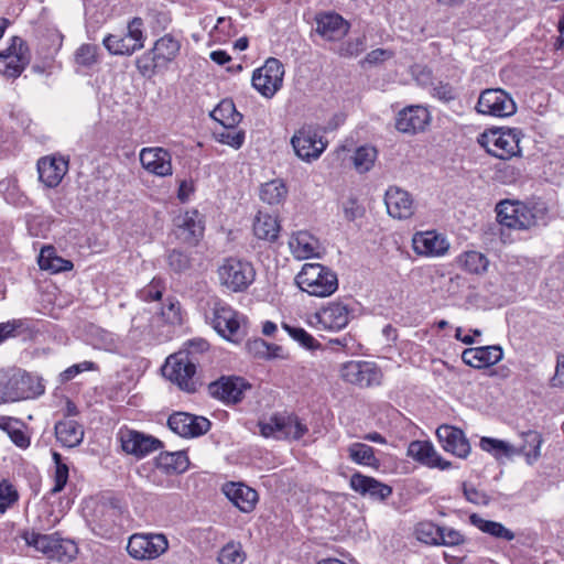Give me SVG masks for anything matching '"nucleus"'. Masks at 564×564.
Listing matches in <instances>:
<instances>
[{
	"mask_svg": "<svg viewBox=\"0 0 564 564\" xmlns=\"http://www.w3.org/2000/svg\"><path fill=\"white\" fill-rule=\"evenodd\" d=\"M204 318L223 338L239 343L247 334V318L216 295L198 303Z\"/></svg>",
	"mask_w": 564,
	"mask_h": 564,
	"instance_id": "1",
	"label": "nucleus"
},
{
	"mask_svg": "<svg viewBox=\"0 0 564 564\" xmlns=\"http://www.w3.org/2000/svg\"><path fill=\"white\" fill-rule=\"evenodd\" d=\"M216 274L221 288L231 293H242L254 282L257 273L250 261L227 257L219 263Z\"/></svg>",
	"mask_w": 564,
	"mask_h": 564,
	"instance_id": "2",
	"label": "nucleus"
},
{
	"mask_svg": "<svg viewBox=\"0 0 564 564\" xmlns=\"http://www.w3.org/2000/svg\"><path fill=\"white\" fill-rule=\"evenodd\" d=\"M299 288L317 297H327L338 289L337 274L321 263H305L295 278Z\"/></svg>",
	"mask_w": 564,
	"mask_h": 564,
	"instance_id": "3",
	"label": "nucleus"
},
{
	"mask_svg": "<svg viewBox=\"0 0 564 564\" xmlns=\"http://www.w3.org/2000/svg\"><path fill=\"white\" fill-rule=\"evenodd\" d=\"M498 223L510 229L525 230L544 219V210L518 200H502L496 206Z\"/></svg>",
	"mask_w": 564,
	"mask_h": 564,
	"instance_id": "4",
	"label": "nucleus"
},
{
	"mask_svg": "<svg viewBox=\"0 0 564 564\" xmlns=\"http://www.w3.org/2000/svg\"><path fill=\"white\" fill-rule=\"evenodd\" d=\"M521 137L522 133L517 128H497L481 133L478 143L488 154L506 161L521 154Z\"/></svg>",
	"mask_w": 564,
	"mask_h": 564,
	"instance_id": "5",
	"label": "nucleus"
},
{
	"mask_svg": "<svg viewBox=\"0 0 564 564\" xmlns=\"http://www.w3.org/2000/svg\"><path fill=\"white\" fill-rule=\"evenodd\" d=\"M43 392L44 387L25 372L0 375V404L32 399Z\"/></svg>",
	"mask_w": 564,
	"mask_h": 564,
	"instance_id": "6",
	"label": "nucleus"
},
{
	"mask_svg": "<svg viewBox=\"0 0 564 564\" xmlns=\"http://www.w3.org/2000/svg\"><path fill=\"white\" fill-rule=\"evenodd\" d=\"M28 545L43 553L47 558L58 562H70L77 555L78 547L72 540L62 539L55 534H41L36 532L25 533Z\"/></svg>",
	"mask_w": 564,
	"mask_h": 564,
	"instance_id": "7",
	"label": "nucleus"
},
{
	"mask_svg": "<svg viewBox=\"0 0 564 564\" xmlns=\"http://www.w3.org/2000/svg\"><path fill=\"white\" fill-rule=\"evenodd\" d=\"M291 144L301 160L313 162L326 150L327 141L324 140L317 128L305 124L295 131Z\"/></svg>",
	"mask_w": 564,
	"mask_h": 564,
	"instance_id": "8",
	"label": "nucleus"
},
{
	"mask_svg": "<svg viewBox=\"0 0 564 564\" xmlns=\"http://www.w3.org/2000/svg\"><path fill=\"white\" fill-rule=\"evenodd\" d=\"M167 549L169 541L163 533H134L127 545L129 555L139 561L158 558Z\"/></svg>",
	"mask_w": 564,
	"mask_h": 564,
	"instance_id": "9",
	"label": "nucleus"
},
{
	"mask_svg": "<svg viewBox=\"0 0 564 564\" xmlns=\"http://www.w3.org/2000/svg\"><path fill=\"white\" fill-rule=\"evenodd\" d=\"M264 437L300 440L308 429L294 414H274L268 421L259 423Z\"/></svg>",
	"mask_w": 564,
	"mask_h": 564,
	"instance_id": "10",
	"label": "nucleus"
},
{
	"mask_svg": "<svg viewBox=\"0 0 564 564\" xmlns=\"http://www.w3.org/2000/svg\"><path fill=\"white\" fill-rule=\"evenodd\" d=\"M339 372L344 381L360 388L379 386L382 381L380 368L370 361H347L341 365Z\"/></svg>",
	"mask_w": 564,
	"mask_h": 564,
	"instance_id": "11",
	"label": "nucleus"
},
{
	"mask_svg": "<svg viewBox=\"0 0 564 564\" xmlns=\"http://www.w3.org/2000/svg\"><path fill=\"white\" fill-rule=\"evenodd\" d=\"M476 109L481 115L506 118L516 113L517 106L508 93L500 88H490L480 94Z\"/></svg>",
	"mask_w": 564,
	"mask_h": 564,
	"instance_id": "12",
	"label": "nucleus"
},
{
	"mask_svg": "<svg viewBox=\"0 0 564 564\" xmlns=\"http://www.w3.org/2000/svg\"><path fill=\"white\" fill-rule=\"evenodd\" d=\"M352 316V308L340 301L328 303L318 310L312 317L311 324L330 332L345 328Z\"/></svg>",
	"mask_w": 564,
	"mask_h": 564,
	"instance_id": "13",
	"label": "nucleus"
},
{
	"mask_svg": "<svg viewBox=\"0 0 564 564\" xmlns=\"http://www.w3.org/2000/svg\"><path fill=\"white\" fill-rule=\"evenodd\" d=\"M180 51V44L171 36H163L159 39L153 48L143 54L137 62L139 70H155L167 66V63L173 61Z\"/></svg>",
	"mask_w": 564,
	"mask_h": 564,
	"instance_id": "14",
	"label": "nucleus"
},
{
	"mask_svg": "<svg viewBox=\"0 0 564 564\" xmlns=\"http://www.w3.org/2000/svg\"><path fill=\"white\" fill-rule=\"evenodd\" d=\"M162 372L165 378L176 383L182 390L187 392L196 390L194 379L196 367L187 355L170 356L162 368Z\"/></svg>",
	"mask_w": 564,
	"mask_h": 564,
	"instance_id": "15",
	"label": "nucleus"
},
{
	"mask_svg": "<svg viewBox=\"0 0 564 564\" xmlns=\"http://www.w3.org/2000/svg\"><path fill=\"white\" fill-rule=\"evenodd\" d=\"M387 213L399 220L410 219L415 212V203L412 195L397 185H391L384 193Z\"/></svg>",
	"mask_w": 564,
	"mask_h": 564,
	"instance_id": "16",
	"label": "nucleus"
},
{
	"mask_svg": "<svg viewBox=\"0 0 564 564\" xmlns=\"http://www.w3.org/2000/svg\"><path fill=\"white\" fill-rule=\"evenodd\" d=\"M431 122V113L427 108L414 105L400 110L395 118V129L406 134H415L424 131Z\"/></svg>",
	"mask_w": 564,
	"mask_h": 564,
	"instance_id": "17",
	"label": "nucleus"
},
{
	"mask_svg": "<svg viewBox=\"0 0 564 564\" xmlns=\"http://www.w3.org/2000/svg\"><path fill=\"white\" fill-rule=\"evenodd\" d=\"M175 235L186 245L196 246L204 235L203 216L196 210H187L175 220Z\"/></svg>",
	"mask_w": 564,
	"mask_h": 564,
	"instance_id": "18",
	"label": "nucleus"
},
{
	"mask_svg": "<svg viewBox=\"0 0 564 564\" xmlns=\"http://www.w3.org/2000/svg\"><path fill=\"white\" fill-rule=\"evenodd\" d=\"M169 427L183 437H196L205 434L210 422L204 416H197L187 412H176L167 420Z\"/></svg>",
	"mask_w": 564,
	"mask_h": 564,
	"instance_id": "19",
	"label": "nucleus"
},
{
	"mask_svg": "<svg viewBox=\"0 0 564 564\" xmlns=\"http://www.w3.org/2000/svg\"><path fill=\"white\" fill-rule=\"evenodd\" d=\"M413 250L423 257H442L449 249L447 239L435 230L414 234L412 238Z\"/></svg>",
	"mask_w": 564,
	"mask_h": 564,
	"instance_id": "20",
	"label": "nucleus"
},
{
	"mask_svg": "<svg viewBox=\"0 0 564 564\" xmlns=\"http://www.w3.org/2000/svg\"><path fill=\"white\" fill-rule=\"evenodd\" d=\"M139 156L142 167L149 173L160 177L172 175V155L167 150L160 147L143 148Z\"/></svg>",
	"mask_w": 564,
	"mask_h": 564,
	"instance_id": "21",
	"label": "nucleus"
},
{
	"mask_svg": "<svg viewBox=\"0 0 564 564\" xmlns=\"http://www.w3.org/2000/svg\"><path fill=\"white\" fill-rule=\"evenodd\" d=\"M119 438L122 449L138 457L152 453L161 445L159 440L133 430H120Z\"/></svg>",
	"mask_w": 564,
	"mask_h": 564,
	"instance_id": "22",
	"label": "nucleus"
},
{
	"mask_svg": "<svg viewBox=\"0 0 564 564\" xmlns=\"http://www.w3.org/2000/svg\"><path fill=\"white\" fill-rule=\"evenodd\" d=\"M315 21L317 34L326 41L341 40L350 29V23L335 12L319 13Z\"/></svg>",
	"mask_w": 564,
	"mask_h": 564,
	"instance_id": "23",
	"label": "nucleus"
},
{
	"mask_svg": "<svg viewBox=\"0 0 564 564\" xmlns=\"http://www.w3.org/2000/svg\"><path fill=\"white\" fill-rule=\"evenodd\" d=\"M39 177L47 187H56L68 171V160L62 155H51L39 160Z\"/></svg>",
	"mask_w": 564,
	"mask_h": 564,
	"instance_id": "24",
	"label": "nucleus"
},
{
	"mask_svg": "<svg viewBox=\"0 0 564 564\" xmlns=\"http://www.w3.org/2000/svg\"><path fill=\"white\" fill-rule=\"evenodd\" d=\"M249 388L242 378L221 377L208 386L212 397L228 403H237L242 399L243 391Z\"/></svg>",
	"mask_w": 564,
	"mask_h": 564,
	"instance_id": "25",
	"label": "nucleus"
},
{
	"mask_svg": "<svg viewBox=\"0 0 564 564\" xmlns=\"http://www.w3.org/2000/svg\"><path fill=\"white\" fill-rule=\"evenodd\" d=\"M30 61V50L20 36L11 37L9 46L0 51V64L2 63L7 70H24Z\"/></svg>",
	"mask_w": 564,
	"mask_h": 564,
	"instance_id": "26",
	"label": "nucleus"
},
{
	"mask_svg": "<svg viewBox=\"0 0 564 564\" xmlns=\"http://www.w3.org/2000/svg\"><path fill=\"white\" fill-rule=\"evenodd\" d=\"M442 447L459 458H466L470 453V444L460 429L442 425L436 430Z\"/></svg>",
	"mask_w": 564,
	"mask_h": 564,
	"instance_id": "27",
	"label": "nucleus"
},
{
	"mask_svg": "<svg viewBox=\"0 0 564 564\" xmlns=\"http://www.w3.org/2000/svg\"><path fill=\"white\" fill-rule=\"evenodd\" d=\"M349 485L351 489L361 496H368L371 499L383 501L392 495V488L380 482L373 477L355 473L350 477Z\"/></svg>",
	"mask_w": 564,
	"mask_h": 564,
	"instance_id": "28",
	"label": "nucleus"
},
{
	"mask_svg": "<svg viewBox=\"0 0 564 564\" xmlns=\"http://www.w3.org/2000/svg\"><path fill=\"white\" fill-rule=\"evenodd\" d=\"M502 356L500 346H481L465 349L462 359L466 365L481 369L498 364Z\"/></svg>",
	"mask_w": 564,
	"mask_h": 564,
	"instance_id": "29",
	"label": "nucleus"
},
{
	"mask_svg": "<svg viewBox=\"0 0 564 564\" xmlns=\"http://www.w3.org/2000/svg\"><path fill=\"white\" fill-rule=\"evenodd\" d=\"M223 492L242 512H251L258 501V492L241 482L225 484Z\"/></svg>",
	"mask_w": 564,
	"mask_h": 564,
	"instance_id": "30",
	"label": "nucleus"
},
{
	"mask_svg": "<svg viewBox=\"0 0 564 564\" xmlns=\"http://www.w3.org/2000/svg\"><path fill=\"white\" fill-rule=\"evenodd\" d=\"M408 456L432 468L448 469L451 463L443 459L427 441H413L408 446Z\"/></svg>",
	"mask_w": 564,
	"mask_h": 564,
	"instance_id": "31",
	"label": "nucleus"
},
{
	"mask_svg": "<svg viewBox=\"0 0 564 564\" xmlns=\"http://www.w3.org/2000/svg\"><path fill=\"white\" fill-rule=\"evenodd\" d=\"M292 254L297 259H310L318 256V242L307 231H299L289 241Z\"/></svg>",
	"mask_w": 564,
	"mask_h": 564,
	"instance_id": "32",
	"label": "nucleus"
},
{
	"mask_svg": "<svg viewBox=\"0 0 564 564\" xmlns=\"http://www.w3.org/2000/svg\"><path fill=\"white\" fill-rule=\"evenodd\" d=\"M55 435L65 447H76L84 438V430L75 420H64L55 424Z\"/></svg>",
	"mask_w": 564,
	"mask_h": 564,
	"instance_id": "33",
	"label": "nucleus"
},
{
	"mask_svg": "<svg viewBox=\"0 0 564 564\" xmlns=\"http://www.w3.org/2000/svg\"><path fill=\"white\" fill-rule=\"evenodd\" d=\"M188 458L184 452L161 453L155 458V467L165 474H182L187 470Z\"/></svg>",
	"mask_w": 564,
	"mask_h": 564,
	"instance_id": "34",
	"label": "nucleus"
},
{
	"mask_svg": "<svg viewBox=\"0 0 564 564\" xmlns=\"http://www.w3.org/2000/svg\"><path fill=\"white\" fill-rule=\"evenodd\" d=\"M280 228L278 218L263 212H259L253 221L254 236L262 240H276Z\"/></svg>",
	"mask_w": 564,
	"mask_h": 564,
	"instance_id": "35",
	"label": "nucleus"
},
{
	"mask_svg": "<svg viewBox=\"0 0 564 564\" xmlns=\"http://www.w3.org/2000/svg\"><path fill=\"white\" fill-rule=\"evenodd\" d=\"M283 75L284 73H253L251 83L263 97L272 98L282 87Z\"/></svg>",
	"mask_w": 564,
	"mask_h": 564,
	"instance_id": "36",
	"label": "nucleus"
},
{
	"mask_svg": "<svg viewBox=\"0 0 564 564\" xmlns=\"http://www.w3.org/2000/svg\"><path fill=\"white\" fill-rule=\"evenodd\" d=\"M210 117L219 122L223 128H235L242 120V115L237 111L234 101L230 99L221 100L210 112Z\"/></svg>",
	"mask_w": 564,
	"mask_h": 564,
	"instance_id": "37",
	"label": "nucleus"
},
{
	"mask_svg": "<svg viewBox=\"0 0 564 564\" xmlns=\"http://www.w3.org/2000/svg\"><path fill=\"white\" fill-rule=\"evenodd\" d=\"M457 265L470 274H482L487 271L489 260L475 250L465 251L456 258Z\"/></svg>",
	"mask_w": 564,
	"mask_h": 564,
	"instance_id": "38",
	"label": "nucleus"
},
{
	"mask_svg": "<svg viewBox=\"0 0 564 564\" xmlns=\"http://www.w3.org/2000/svg\"><path fill=\"white\" fill-rule=\"evenodd\" d=\"M469 520L470 523L478 528L480 531L497 539H502L506 541H511L514 539V533L500 522L486 520L476 513L471 514Z\"/></svg>",
	"mask_w": 564,
	"mask_h": 564,
	"instance_id": "39",
	"label": "nucleus"
},
{
	"mask_svg": "<svg viewBox=\"0 0 564 564\" xmlns=\"http://www.w3.org/2000/svg\"><path fill=\"white\" fill-rule=\"evenodd\" d=\"M524 444L520 448H516V454L525 456L528 464H533L541 456L542 436L536 431H528L522 434Z\"/></svg>",
	"mask_w": 564,
	"mask_h": 564,
	"instance_id": "40",
	"label": "nucleus"
},
{
	"mask_svg": "<svg viewBox=\"0 0 564 564\" xmlns=\"http://www.w3.org/2000/svg\"><path fill=\"white\" fill-rule=\"evenodd\" d=\"M348 458L358 465L377 467L379 460L375 455V449L364 443H352L347 447Z\"/></svg>",
	"mask_w": 564,
	"mask_h": 564,
	"instance_id": "41",
	"label": "nucleus"
},
{
	"mask_svg": "<svg viewBox=\"0 0 564 564\" xmlns=\"http://www.w3.org/2000/svg\"><path fill=\"white\" fill-rule=\"evenodd\" d=\"M39 265L42 270H52L53 272L67 271L73 268L69 260L55 254L53 247L42 248L39 256Z\"/></svg>",
	"mask_w": 564,
	"mask_h": 564,
	"instance_id": "42",
	"label": "nucleus"
},
{
	"mask_svg": "<svg viewBox=\"0 0 564 564\" xmlns=\"http://www.w3.org/2000/svg\"><path fill=\"white\" fill-rule=\"evenodd\" d=\"M288 195V187L282 180H272L264 183L260 189V198L269 205L282 203Z\"/></svg>",
	"mask_w": 564,
	"mask_h": 564,
	"instance_id": "43",
	"label": "nucleus"
},
{
	"mask_svg": "<svg viewBox=\"0 0 564 564\" xmlns=\"http://www.w3.org/2000/svg\"><path fill=\"white\" fill-rule=\"evenodd\" d=\"M89 341L95 348L109 351L118 346V340L113 333L95 326L90 327Z\"/></svg>",
	"mask_w": 564,
	"mask_h": 564,
	"instance_id": "44",
	"label": "nucleus"
},
{
	"mask_svg": "<svg viewBox=\"0 0 564 564\" xmlns=\"http://www.w3.org/2000/svg\"><path fill=\"white\" fill-rule=\"evenodd\" d=\"M479 446L482 451L490 453L496 458L501 456L509 457L516 454V448L512 445L498 438L484 436L480 438Z\"/></svg>",
	"mask_w": 564,
	"mask_h": 564,
	"instance_id": "45",
	"label": "nucleus"
},
{
	"mask_svg": "<svg viewBox=\"0 0 564 564\" xmlns=\"http://www.w3.org/2000/svg\"><path fill=\"white\" fill-rule=\"evenodd\" d=\"M377 159V150L372 147L358 148L352 156V163L357 172L366 173L371 170Z\"/></svg>",
	"mask_w": 564,
	"mask_h": 564,
	"instance_id": "46",
	"label": "nucleus"
},
{
	"mask_svg": "<svg viewBox=\"0 0 564 564\" xmlns=\"http://www.w3.org/2000/svg\"><path fill=\"white\" fill-rule=\"evenodd\" d=\"M30 330L28 319L18 318L0 323V345L7 339L15 338Z\"/></svg>",
	"mask_w": 564,
	"mask_h": 564,
	"instance_id": "47",
	"label": "nucleus"
},
{
	"mask_svg": "<svg viewBox=\"0 0 564 564\" xmlns=\"http://www.w3.org/2000/svg\"><path fill=\"white\" fill-rule=\"evenodd\" d=\"M441 527L431 521H422L415 527V536L420 542L430 545H438Z\"/></svg>",
	"mask_w": 564,
	"mask_h": 564,
	"instance_id": "48",
	"label": "nucleus"
},
{
	"mask_svg": "<svg viewBox=\"0 0 564 564\" xmlns=\"http://www.w3.org/2000/svg\"><path fill=\"white\" fill-rule=\"evenodd\" d=\"M55 470H54V486L51 489L52 494H57L64 489L68 480V465L63 460L59 453L53 452L52 454Z\"/></svg>",
	"mask_w": 564,
	"mask_h": 564,
	"instance_id": "49",
	"label": "nucleus"
},
{
	"mask_svg": "<svg viewBox=\"0 0 564 564\" xmlns=\"http://www.w3.org/2000/svg\"><path fill=\"white\" fill-rule=\"evenodd\" d=\"M215 139L223 144L234 149H240L245 142V131L235 128H224L221 131L214 132Z\"/></svg>",
	"mask_w": 564,
	"mask_h": 564,
	"instance_id": "50",
	"label": "nucleus"
},
{
	"mask_svg": "<svg viewBox=\"0 0 564 564\" xmlns=\"http://www.w3.org/2000/svg\"><path fill=\"white\" fill-rule=\"evenodd\" d=\"M104 45L111 54L116 55L131 54L137 50L131 42H127L124 35L110 34L104 39Z\"/></svg>",
	"mask_w": 564,
	"mask_h": 564,
	"instance_id": "51",
	"label": "nucleus"
},
{
	"mask_svg": "<svg viewBox=\"0 0 564 564\" xmlns=\"http://www.w3.org/2000/svg\"><path fill=\"white\" fill-rule=\"evenodd\" d=\"M283 328L286 333L297 341L302 347L315 350L319 347V343L308 334L304 328L283 324Z\"/></svg>",
	"mask_w": 564,
	"mask_h": 564,
	"instance_id": "52",
	"label": "nucleus"
},
{
	"mask_svg": "<svg viewBox=\"0 0 564 564\" xmlns=\"http://www.w3.org/2000/svg\"><path fill=\"white\" fill-rule=\"evenodd\" d=\"M165 291V282L161 278H153L152 281L139 290L138 296L144 302H153L161 300Z\"/></svg>",
	"mask_w": 564,
	"mask_h": 564,
	"instance_id": "53",
	"label": "nucleus"
},
{
	"mask_svg": "<svg viewBox=\"0 0 564 564\" xmlns=\"http://www.w3.org/2000/svg\"><path fill=\"white\" fill-rule=\"evenodd\" d=\"M248 349L251 354L260 358H274L280 356L282 348L276 345H270L261 338L248 343Z\"/></svg>",
	"mask_w": 564,
	"mask_h": 564,
	"instance_id": "54",
	"label": "nucleus"
},
{
	"mask_svg": "<svg viewBox=\"0 0 564 564\" xmlns=\"http://www.w3.org/2000/svg\"><path fill=\"white\" fill-rule=\"evenodd\" d=\"M218 562L220 564H242L245 553L240 544L228 543L219 552Z\"/></svg>",
	"mask_w": 564,
	"mask_h": 564,
	"instance_id": "55",
	"label": "nucleus"
},
{
	"mask_svg": "<svg viewBox=\"0 0 564 564\" xmlns=\"http://www.w3.org/2000/svg\"><path fill=\"white\" fill-rule=\"evenodd\" d=\"M161 315L169 324H181V304L177 300L169 297L161 308Z\"/></svg>",
	"mask_w": 564,
	"mask_h": 564,
	"instance_id": "56",
	"label": "nucleus"
},
{
	"mask_svg": "<svg viewBox=\"0 0 564 564\" xmlns=\"http://www.w3.org/2000/svg\"><path fill=\"white\" fill-rule=\"evenodd\" d=\"M167 264L174 272H183L191 267V258L187 253L173 249L167 253Z\"/></svg>",
	"mask_w": 564,
	"mask_h": 564,
	"instance_id": "57",
	"label": "nucleus"
},
{
	"mask_svg": "<svg viewBox=\"0 0 564 564\" xmlns=\"http://www.w3.org/2000/svg\"><path fill=\"white\" fill-rule=\"evenodd\" d=\"M97 46L91 44L82 45L75 53V61L79 66L90 67L97 61Z\"/></svg>",
	"mask_w": 564,
	"mask_h": 564,
	"instance_id": "58",
	"label": "nucleus"
},
{
	"mask_svg": "<svg viewBox=\"0 0 564 564\" xmlns=\"http://www.w3.org/2000/svg\"><path fill=\"white\" fill-rule=\"evenodd\" d=\"M366 48V37L358 36L355 39H349L347 42L343 43L338 48V54L345 57H352L359 55Z\"/></svg>",
	"mask_w": 564,
	"mask_h": 564,
	"instance_id": "59",
	"label": "nucleus"
},
{
	"mask_svg": "<svg viewBox=\"0 0 564 564\" xmlns=\"http://www.w3.org/2000/svg\"><path fill=\"white\" fill-rule=\"evenodd\" d=\"M430 94L442 101L453 100L456 96L455 88L448 82L438 78L431 88Z\"/></svg>",
	"mask_w": 564,
	"mask_h": 564,
	"instance_id": "60",
	"label": "nucleus"
},
{
	"mask_svg": "<svg viewBox=\"0 0 564 564\" xmlns=\"http://www.w3.org/2000/svg\"><path fill=\"white\" fill-rule=\"evenodd\" d=\"M18 500V494L13 486L3 480L0 482V512L4 513L7 509Z\"/></svg>",
	"mask_w": 564,
	"mask_h": 564,
	"instance_id": "61",
	"label": "nucleus"
},
{
	"mask_svg": "<svg viewBox=\"0 0 564 564\" xmlns=\"http://www.w3.org/2000/svg\"><path fill=\"white\" fill-rule=\"evenodd\" d=\"M438 545L457 546L465 542L464 535L453 528L441 527Z\"/></svg>",
	"mask_w": 564,
	"mask_h": 564,
	"instance_id": "62",
	"label": "nucleus"
},
{
	"mask_svg": "<svg viewBox=\"0 0 564 564\" xmlns=\"http://www.w3.org/2000/svg\"><path fill=\"white\" fill-rule=\"evenodd\" d=\"M127 37V42H131L134 47L141 48L143 46L142 43V20L139 18H134L128 25V32L124 34Z\"/></svg>",
	"mask_w": 564,
	"mask_h": 564,
	"instance_id": "63",
	"label": "nucleus"
},
{
	"mask_svg": "<svg viewBox=\"0 0 564 564\" xmlns=\"http://www.w3.org/2000/svg\"><path fill=\"white\" fill-rule=\"evenodd\" d=\"M344 216L347 220L354 221L361 218L365 214V208L357 202L356 198H349L344 203Z\"/></svg>",
	"mask_w": 564,
	"mask_h": 564,
	"instance_id": "64",
	"label": "nucleus"
}]
</instances>
